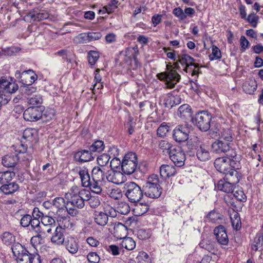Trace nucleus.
Segmentation results:
<instances>
[{"label":"nucleus","mask_w":263,"mask_h":263,"mask_svg":"<svg viewBox=\"0 0 263 263\" xmlns=\"http://www.w3.org/2000/svg\"><path fill=\"white\" fill-rule=\"evenodd\" d=\"M17 263H41V257L36 253H30L21 244L16 242L11 247Z\"/></svg>","instance_id":"f257e3e1"},{"label":"nucleus","mask_w":263,"mask_h":263,"mask_svg":"<svg viewBox=\"0 0 263 263\" xmlns=\"http://www.w3.org/2000/svg\"><path fill=\"white\" fill-rule=\"evenodd\" d=\"M179 69L178 62H175L174 65L167 64L165 71L158 73L157 78L159 80L164 81L167 88L172 89L180 80L181 76L176 71V69Z\"/></svg>","instance_id":"f03ea898"},{"label":"nucleus","mask_w":263,"mask_h":263,"mask_svg":"<svg viewBox=\"0 0 263 263\" xmlns=\"http://www.w3.org/2000/svg\"><path fill=\"white\" fill-rule=\"evenodd\" d=\"M161 182L157 175H150L143 186V191L145 196L151 198H159L162 193Z\"/></svg>","instance_id":"7ed1b4c3"},{"label":"nucleus","mask_w":263,"mask_h":263,"mask_svg":"<svg viewBox=\"0 0 263 263\" xmlns=\"http://www.w3.org/2000/svg\"><path fill=\"white\" fill-rule=\"evenodd\" d=\"M125 195L130 202H137L142 198L144 194L143 188L134 182L129 181L124 184Z\"/></svg>","instance_id":"20e7f679"},{"label":"nucleus","mask_w":263,"mask_h":263,"mask_svg":"<svg viewBox=\"0 0 263 263\" xmlns=\"http://www.w3.org/2000/svg\"><path fill=\"white\" fill-rule=\"evenodd\" d=\"M191 145L196 150V156L201 161H207L211 158L210 147L209 145L202 143L197 137L191 140Z\"/></svg>","instance_id":"39448f33"},{"label":"nucleus","mask_w":263,"mask_h":263,"mask_svg":"<svg viewBox=\"0 0 263 263\" xmlns=\"http://www.w3.org/2000/svg\"><path fill=\"white\" fill-rule=\"evenodd\" d=\"M212 118L210 112L206 110H203L196 114L194 117L192 118V121L193 123L201 131L206 132L210 128Z\"/></svg>","instance_id":"423d86ee"},{"label":"nucleus","mask_w":263,"mask_h":263,"mask_svg":"<svg viewBox=\"0 0 263 263\" xmlns=\"http://www.w3.org/2000/svg\"><path fill=\"white\" fill-rule=\"evenodd\" d=\"M239 181V175H231L224 176L223 179L220 180L215 187L219 191L230 193H232L235 185Z\"/></svg>","instance_id":"0eeeda50"},{"label":"nucleus","mask_w":263,"mask_h":263,"mask_svg":"<svg viewBox=\"0 0 263 263\" xmlns=\"http://www.w3.org/2000/svg\"><path fill=\"white\" fill-rule=\"evenodd\" d=\"M18 88V86L13 80V79L9 76H3L0 78V96L5 98L15 92Z\"/></svg>","instance_id":"6e6552de"},{"label":"nucleus","mask_w":263,"mask_h":263,"mask_svg":"<svg viewBox=\"0 0 263 263\" xmlns=\"http://www.w3.org/2000/svg\"><path fill=\"white\" fill-rule=\"evenodd\" d=\"M137 166V157L135 153H127L125 155L122 160L121 170L126 175L132 174L136 170Z\"/></svg>","instance_id":"1a4fd4ad"},{"label":"nucleus","mask_w":263,"mask_h":263,"mask_svg":"<svg viewBox=\"0 0 263 263\" xmlns=\"http://www.w3.org/2000/svg\"><path fill=\"white\" fill-rule=\"evenodd\" d=\"M214 166L216 170L221 173L225 175V176L231 175H239L236 171L237 169L233 168L231 162L226 157H219L215 159Z\"/></svg>","instance_id":"9d476101"},{"label":"nucleus","mask_w":263,"mask_h":263,"mask_svg":"<svg viewBox=\"0 0 263 263\" xmlns=\"http://www.w3.org/2000/svg\"><path fill=\"white\" fill-rule=\"evenodd\" d=\"M49 16L48 11L42 8L36 7L30 10L24 16L25 21L40 22L47 19Z\"/></svg>","instance_id":"9b49d317"},{"label":"nucleus","mask_w":263,"mask_h":263,"mask_svg":"<svg viewBox=\"0 0 263 263\" xmlns=\"http://www.w3.org/2000/svg\"><path fill=\"white\" fill-rule=\"evenodd\" d=\"M43 115V110L41 106H31L24 112L23 117L25 120L35 122L40 120Z\"/></svg>","instance_id":"f8f14e48"},{"label":"nucleus","mask_w":263,"mask_h":263,"mask_svg":"<svg viewBox=\"0 0 263 263\" xmlns=\"http://www.w3.org/2000/svg\"><path fill=\"white\" fill-rule=\"evenodd\" d=\"M190 133V130L186 125H178L173 130V137L177 142H184L189 139Z\"/></svg>","instance_id":"ddd939ff"},{"label":"nucleus","mask_w":263,"mask_h":263,"mask_svg":"<svg viewBox=\"0 0 263 263\" xmlns=\"http://www.w3.org/2000/svg\"><path fill=\"white\" fill-rule=\"evenodd\" d=\"M170 158L174 164L177 167L184 165L185 155L180 147H174L170 151Z\"/></svg>","instance_id":"4468645a"},{"label":"nucleus","mask_w":263,"mask_h":263,"mask_svg":"<svg viewBox=\"0 0 263 263\" xmlns=\"http://www.w3.org/2000/svg\"><path fill=\"white\" fill-rule=\"evenodd\" d=\"M88 193L89 191L85 189H82L81 194L75 196H72L69 199V202L73 206L77 207L79 209H82L85 205V201L88 199L87 196Z\"/></svg>","instance_id":"2eb2a0df"},{"label":"nucleus","mask_w":263,"mask_h":263,"mask_svg":"<svg viewBox=\"0 0 263 263\" xmlns=\"http://www.w3.org/2000/svg\"><path fill=\"white\" fill-rule=\"evenodd\" d=\"M123 173H121L119 171L112 170L108 169L107 172L106 181L113 183L116 184H120L123 183L125 180V176Z\"/></svg>","instance_id":"dca6fc26"},{"label":"nucleus","mask_w":263,"mask_h":263,"mask_svg":"<svg viewBox=\"0 0 263 263\" xmlns=\"http://www.w3.org/2000/svg\"><path fill=\"white\" fill-rule=\"evenodd\" d=\"M214 234L216 239L221 245H227L229 242V238L226 228L221 225L216 227L214 230Z\"/></svg>","instance_id":"f3484780"},{"label":"nucleus","mask_w":263,"mask_h":263,"mask_svg":"<svg viewBox=\"0 0 263 263\" xmlns=\"http://www.w3.org/2000/svg\"><path fill=\"white\" fill-rule=\"evenodd\" d=\"M224 154L226 155L225 157L231 162L233 168L239 169L240 166V156L237 154L236 151L230 146L229 150H227Z\"/></svg>","instance_id":"a211bd4d"},{"label":"nucleus","mask_w":263,"mask_h":263,"mask_svg":"<svg viewBox=\"0 0 263 263\" xmlns=\"http://www.w3.org/2000/svg\"><path fill=\"white\" fill-rule=\"evenodd\" d=\"M108 169L100 167L95 166L91 171L92 180L93 181H100L105 182Z\"/></svg>","instance_id":"6ab92c4d"},{"label":"nucleus","mask_w":263,"mask_h":263,"mask_svg":"<svg viewBox=\"0 0 263 263\" xmlns=\"http://www.w3.org/2000/svg\"><path fill=\"white\" fill-rule=\"evenodd\" d=\"M64 215L65 214H61L55 216L58 223V226L57 228H60L63 230L65 229L70 230L73 227V224L71 221L70 217Z\"/></svg>","instance_id":"aec40b11"},{"label":"nucleus","mask_w":263,"mask_h":263,"mask_svg":"<svg viewBox=\"0 0 263 263\" xmlns=\"http://www.w3.org/2000/svg\"><path fill=\"white\" fill-rule=\"evenodd\" d=\"M230 145V143L228 142L218 139L212 144L211 148L214 153L218 154H224L227 150H229Z\"/></svg>","instance_id":"412c9836"},{"label":"nucleus","mask_w":263,"mask_h":263,"mask_svg":"<svg viewBox=\"0 0 263 263\" xmlns=\"http://www.w3.org/2000/svg\"><path fill=\"white\" fill-rule=\"evenodd\" d=\"M19 159L18 154L14 151V152L10 153L4 156L2 159V163L4 166L11 167L14 166Z\"/></svg>","instance_id":"4be33fe9"},{"label":"nucleus","mask_w":263,"mask_h":263,"mask_svg":"<svg viewBox=\"0 0 263 263\" xmlns=\"http://www.w3.org/2000/svg\"><path fill=\"white\" fill-rule=\"evenodd\" d=\"M13 147L18 154L20 159H22L24 162L28 163L32 159V155L26 152L27 148L23 144L13 145Z\"/></svg>","instance_id":"5701e85b"},{"label":"nucleus","mask_w":263,"mask_h":263,"mask_svg":"<svg viewBox=\"0 0 263 263\" xmlns=\"http://www.w3.org/2000/svg\"><path fill=\"white\" fill-rule=\"evenodd\" d=\"M51 208L52 210L56 209L55 215L66 213V206L64 198L62 197H57L54 199L52 202Z\"/></svg>","instance_id":"b1692460"},{"label":"nucleus","mask_w":263,"mask_h":263,"mask_svg":"<svg viewBox=\"0 0 263 263\" xmlns=\"http://www.w3.org/2000/svg\"><path fill=\"white\" fill-rule=\"evenodd\" d=\"M74 158L76 161L80 163L90 161L93 159L92 153L89 149H83L77 152L74 154Z\"/></svg>","instance_id":"393cba45"},{"label":"nucleus","mask_w":263,"mask_h":263,"mask_svg":"<svg viewBox=\"0 0 263 263\" xmlns=\"http://www.w3.org/2000/svg\"><path fill=\"white\" fill-rule=\"evenodd\" d=\"M21 83L24 85H32L37 80V76L32 70H24L22 76Z\"/></svg>","instance_id":"a878e982"},{"label":"nucleus","mask_w":263,"mask_h":263,"mask_svg":"<svg viewBox=\"0 0 263 263\" xmlns=\"http://www.w3.org/2000/svg\"><path fill=\"white\" fill-rule=\"evenodd\" d=\"M194 62L195 59L190 55L186 54H181L178 55L176 62H178V65L180 63L182 66L194 65V67L195 68H198V64H195Z\"/></svg>","instance_id":"bb28decb"},{"label":"nucleus","mask_w":263,"mask_h":263,"mask_svg":"<svg viewBox=\"0 0 263 263\" xmlns=\"http://www.w3.org/2000/svg\"><path fill=\"white\" fill-rule=\"evenodd\" d=\"M160 174L162 178H167L176 174V168L172 165L163 164L159 168Z\"/></svg>","instance_id":"cd10ccee"},{"label":"nucleus","mask_w":263,"mask_h":263,"mask_svg":"<svg viewBox=\"0 0 263 263\" xmlns=\"http://www.w3.org/2000/svg\"><path fill=\"white\" fill-rule=\"evenodd\" d=\"M181 101V99L180 96L168 93L164 100V105L167 108H171L174 106L179 104Z\"/></svg>","instance_id":"c85d7f7f"},{"label":"nucleus","mask_w":263,"mask_h":263,"mask_svg":"<svg viewBox=\"0 0 263 263\" xmlns=\"http://www.w3.org/2000/svg\"><path fill=\"white\" fill-rule=\"evenodd\" d=\"M78 173L81 179L82 185L85 187L89 186L90 185V182L92 180H91L88 169L85 167H80Z\"/></svg>","instance_id":"c756f323"},{"label":"nucleus","mask_w":263,"mask_h":263,"mask_svg":"<svg viewBox=\"0 0 263 263\" xmlns=\"http://www.w3.org/2000/svg\"><path fill=\"white\" fill-rule=\"evenodd\" d=\"M20 189V186L16 182H13L12 183L8 184H3L0 187L1 191L5 195H10L17 191Z\"/></svg>","instance_id":"7c9ffc66"},{"label":"nucleus","mask_w":263,"mask_h":263,"mask_svg":"<svg viewBox=\"0 0 263 263\" xmlns=\"http://www.w3.org/2000/svg\"><path fill=\"white\" fill-rule=\"evenodd\" d=\"M64 239V230L60 228H56L53 235L51 238V242L60 245L63 243Z\"/></svg>","instance_id":"2f4dec72"},{"label":"nucleus","mask_w":263,"mask_h":263,"mask_svg":"<svg viewBox=\"0 0 263 263\" xmlns=\"http://www.w3.org/2000/svg\"><path fill=\"white\" fill-rule=\"evenodd\" d=\"M66 248L69 253L76 254L79 248L76 239L73 237H68L66 241Z\"/></svg>","instance_id":"473e14b6"},{"label":"nucleus","mask_w":263,"mask_h":263,"mask_svg":"<svg viewBox=\"0 0 263 263\" xmlns=\"http://www.w3.org/2000/svg\"><path fill=\"white\" fill-rule=\"evenodd\" d=\"M93 218L95 222L101 226H105L108 220L107 215L103 212L96 211L93 214Z\"/></svg>","instance_id":"72a5a7b5"},{"label":"nucleus","mask_w":263,"mask_h":263,"mask_svg":"<svg viewBox=\"0 0 263 263\" xmlns=\"http://www.w3.org/2000/svg\"><path fill=\"white\" fill-rule=\"evenodd\" d=\"M191 108L186 104L180 106L178 110V116L182 119H188L191 117Z\"/></svg>","instance_id":"f704fd0d"},{"label":"nucleus","mask_w":263,"mask_h":263,"mask_svg":"<svg viewBox=\"0 0 263 263\" xmlns=\"http://www.w3.org/2000/svg\"><path fill=\"white\" fill-rule=\"evenodd\" d=\"M120 245L122 248H125L128 251L133 250L136 246L135 240L129 237H124L122 239Z\"/></svg>","instance_id":"c9c22d12"},{"label":"nucleus","mask_w":263,"mask_h":263,"mask_svg":"<svg viewBox=\"0 0 263 263\" xmlns=\"http://www.w3.org/2000/svg\"><path fill=\"white\" fill-rule=\"evenodd\" d=\"M257 84L256 82L253 80H250L246 81L242 85L243 91L248 94H252L256 90Z\"/></svg>","instance_id":"e433bc0d"},{"label":"nucleus","mask_w":263,"mask_h":263,"mask_svg":"<svg viewBox=\"0 0 263 263\" xmlns=\"http://www.w3.org/2000/svg\"><path fill=\"white\" fill-rule=\"evenodd\" d=\"M148 209L149 205L147 203L139 202L135 205L134 212L136 216H140L146 213Z\"/></svg>","instance_id":"4c0bfd02"},{"label":"nucleus","mask_w":263,"mask_h":263,"mask_svg":"<svg viewBox=\"0 0 263 263\" xmlns=\"http://www.w3.org/2000/svg\"><path fill=\"white\" fill-rule=\"evenodd\" d=\"M110 159L109 156L107 155L106 153H103L99 155L97 159L98 166L109 169V161Z\"/></svg>","instance_id":"58836bf2"},{"label":"nucleus","mask_w":263,"mask_h":263,"mask_svg":"<svg viewBox=\"0 0 263 263\" xmlns=\"http://www.w3.org/2000/svg\"><path fill=\"white\" fill-rule=\"evenodd\" d=\"M2 240L4 244L7 246H12L15 244V237L9 232H5L2 235Z\"/></svg>","instance_id":"ea45409f"},{"label":"nucleus","mask_w":263,"mask_h":263,"mask_svg":"<svg viewBox=\"0 0 263 263\" xmlns=\"http://www.w3.org/2000/svg\"><path fill=\"white\" fill-rule=\"evenodd\" d=\"M55 219L50 215H42L41 219L42 225L44 227H53L55 226Z\"/></svg>","instance_id":"a19ab883"},{"label":"nucleus","mask_w":263,"mask_h":263,"mask_svg":"<svg viewBox=\"0 0 263 263\" xmlns=\"http://www.w3.org/2000/svg\"><path fill=\"white\" fill-rule=\"evenodd\" d=\"M105 145L102 140H96L89 146V149L91 152L100 153L104 150Z\"/></svg>","instance_id":"79ce46f5"},{"label":"nucleus","mask_w":263,"mask_h":263,"mask_svg":"<svg viewBox=\"0 0 263 263\" xmlns=\"http://www.w3.org/2000/svg\"><path fill=\"white\" fill-rule=\"evenodd\" d=\"M199 246L209 252L214 250V242L208 238H203L199 244Z\"/></svg>","instance_id":"37998d69"},{"label":"nucleus","mask_w":263,"mask_h":263,"mask_svg":"<svg viewBox=\"0 0 263 263\" xmlns=\"http://www.w3.org/2000/svg\"><path fill=\"white\" fill-rule=\"evenodd\" d=\"M30 225L32 230L36 233H45V230L42 227L39 219L32 218Z\"/></svg>","instance_id":"c03bdc74"},{"label":"nucleus","mask_w":263,"mask_h":263,"mask_svg":"<svg viewBox=\"0 0 263 263\" xmlns=\"http://www.w3.org/2000/svg\"><path fill=\"white\" fill-rule=\"evenodd\" d=\"M100 58L98 51L90 50L87 53V59L89 64L91 66L94 65Z\"/></svg>","instance_id":"a18cd8bd"},{"label":"nucleus","mask_w":263,"mask_h":263,"mask_svg":"<svg viewBox=\"0 0 263 263\" xmlns=\"http://www.w3.org/2000/svg\"><path fill=\"white\" fill-rule=\"evenodd\" d=\"M263 236L261 234H257L254 239L253 244L252 246V249L253 251H258L262 246Z\"/></svg>","instance_id":"49530a36"},{"label":"nucleus","mask_w":263,"mask_h":263,"mask_svg":"<svg viewBox=\"0 0 263 263\" xmlns=\"http://www.w3.org/2000/svg\"><path fill=\"white\" fill-rule=\"evenodd\" d=\"M219 139L230 143L233 140L231 131L229 129H223L221 132Z\"/></svg>","instance_id":"de8ad7c7"},{"label":"nucleus","mask_w":263,"mask_h":263,"mask_svg":"<svg viewBox=\"0 0 263 263\" xmlns=\"http://www.w3.org/2000/svg\"><path fill=\"white\" fill-rule=\"evenodd\" d=\"M102 181H93L90 182V185L88 187H89L91 191L97 194H99L101 193L102 189Z\"/></svg>","instance_id":"09e8293b"},{"label":"nucleus","mask_w":263,"mask_h":263,"mask_svg":"<svg viewBox=\"0 0 263 263\" xmlns=\"http://www.w3.org/2000/svg\"><path fill=\"white\" fill-rule=\"evenodd\" d=\"M43 102V99L41 95L39 94H35L32 96L28 98V103L31 105H39Z\"/></svg>","instance_id":"8fccbe9b"},{"label":"nucleus","mask_w":263,"mask_h":263,"mask_svg":"<svg viewBox=\"0 0 263 263\" xmlns=\"http://www.w3.org/2000/svg\"><path fill=\"white\" fill-rule=\"evenodd\" d=\"M137 237L140 240H145L151 236V231L149 229H141L136 232Z\"/></svg>","instance_id":"3c124183"},{"label":"nucleus","mask_w":263,"mask_h":263,"mask_svg":"<svg viewBox=\"0 0 263 263\" xmlns=\"http://www.w3.org/2000/svg\"><path fill=\"white\" fill-rule=\"evenodd\" d=\"M88 199L86 201L88 202V203L90 207L92 208H96L100 205V198L98 196H91L90 193L89 192L88 195Z\"/></svg>","instance_id":"603ef678"},{"label":"nucleus","mask_w":263,"mask_h":263,"mask_svg":"<svg viewBox=\"0 0 263 263\" xmlns=\"http://www.w3.org/2000/svg\"><path fill=\"white\" fill-rule=\"evenodd\" d=\"M117 211L122 215H126L130 212V208L126 202H121L118 203Z\"/></svg>","instance_id":"864d4df0"},{"label":"nucleus","mask_w":263,"mask_h":263,"mask_svg":"<svg viewBox=\"0 0 263 263\" xmlns=\"http://www.w3.org/2000/svg\"><path fill=\"white\" fill-rule=\"evenodd\" d=\"M139 263H151V259L149 255L145 252H139L137 257Z\"/></svg>","instance_id":"5fc2aeb1"},{"label":"nucleus","mask_w":263,"mask_h":263,"mask_svg":"<svg viewBox=\"0 0 263 263\" xmlns=\"http://www.w3.org/2000/svg\"><path fill=\"white\" fill-rule=\"evenodd\" d=\"M82 189H80L77 185H73L70 188L69 192L66 194L65 197L69 199L72 196H75L76 195H80L81 194Z\"/></svg>","instance_id":"6e6d98bb"},{"label":"nucleus","mask_w":263,"mask_h":263,"mask_svg":"<svg viewBox=\"0 0 263 263\" xmlns=\"http://www.w3.org/2000/svg\"><path fill=\"white\" fill-rule=\"evenodd\" d=\"M169 128V126L166 123H162L157 129V134L158 136L161 138L164 137L168 132Z\"/></svg>","instance_id":"4d7b16f0"},{"label":"nucleus","mask_w":263,"mask_h":263,"mask_svg":"<svg viewBox=\"0 0 263 263\" xmlns=\"http://www.w3.org/2000/svg\"><path fill=\"white\" fill-rule=\"evenodd\" d=\"M118 4L119 1L118 0H110L109 3L105 6V12H107L108 14L113 12L118 7Z\"/></svg>","instance_id":"13d9d810"},{"label":"nucleus","mask_w":263,"mask_h":263,"mask_svg":"<svg viewBox=\"0 0 263 263\" xmlns=\"http://www.w3.org/2000/svg\"><path fill=\"white\" fill-rule=\"evenodd\" d=\"M206 218L212 222H215L218 220L221 219V215L216 211L213 210L208 213Z\"/></svg>","instance_id":"bf43d9fd"},{"label":"nucleus","mask_w":263,"mask_h":263,"mask_svg":"<svg viewBox=\"0 0 263 263\" xmlns=\"http://www.w3.org/2000/svg\"><path fill=\"white\" fill-rule=\"evenodd\" d=\"M221 58V53L219 49L216 46H213L212 48V53L210 55V60L219 59Z\"/></svg>","instance_id":"052dcab7"},{"label":"nucleus","mask_w":263,"mask_h":263,"mask_svg":"<svg viewBox=\"0 0 263 263\" xmlns=\"http://www.w3.org/2000/svg\"><path fill=\"white\" fill-rule=\"evenodd\" d=\"M159 147L163 150V152H166L168 154H170V151L174 148L171 144L166 140L160 141L159 143Z\"/></svg>","instance_id":"680f3d73"},{"label":"nucleus","mask_w":263,"mask_h":263,"mask_svg":"<svg viewBox=\"0 0 263 263\" xmlns=\"http://www.w3.org/2000/svg\"><path fill=\"white\" fill-rule=\"evenodd\" d=\"M87 259L89 263H99L100 260L99 256L94 252H89L87 255Z\"/></svg>","instance_id":"e2e57ef3"},{"label":"nucleus","mask_w":263,"mask_h":263,"mask_svg":"<svg viewBox=\"0 0 263 263\" xmlns=\"http://www.w3.org/2000/svg\"><path fill=\"white\" fill-rule=\"evenodd\" d=\"M121 165L122 161L117 157L113 158L109 164V169L115 170V169H117L120 167L121 168Z\"/></svg>","instance_id":"0e129e2a"},{"label":"nucleus","mask_w":263,"mask_h":263,"mask_svg":"<svg viewBox=\"0 0 263 263\" xmlns=\"http://www.w3.org/2000/svg\"><path fill=\"white\" fill-rule=\"evenodd\" d=\"M74 41L77 43L79 44H84L89 42V38L88 36V33H81L77 36Z\"/></svg>","instance_id":"69168bd1"},{"label":"nucleus","mask_w":263,"mask_h":263,"mask_svg":"<svg viewBox=\"0 0 263 263\" xmlns=\"http://www.w3.org/2000/svg\"><path fill=\"white\" fill-rule=\"evenodd\" d=\"M22 90L27 96H31L33 93L36 91V88L33 87L32 85H24L21 87Z\"/></svg>","instance_id":"338daca9"},{"label":"nucleus","mask_w":263,"mask_h":263,"mask_svg":"<svg viewBox=\"0 0 263 263\" xmlns=\"http://www.w3.org/2000/svg\"><path fill=\"white\" fill-rule=\"evenodd\" d=\"M109 196L115 200L120 199L122 197L121 190L118 187L112 189L109 193Z\"/></svg>","instance_id":"774afa93"}]
</instances>
